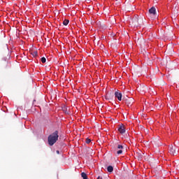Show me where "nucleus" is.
Here are the masks:
<instances>
[{
	"label": "nucleus",
	"instance_id": "8",
	"mask_svg": "<svg viewBox=\"0 0 179 179\" xmlns=\"http://www.w3.org/2000/svg\"><path fill=\"white\" fill-rule=\"evenodd\" d=\"M149 13H150V16H155V15H156V8L152 7L149 10Z\"/></svg>",
	"mask_w": 179,
	"mask_h": 179
},
{
	"label": "nucleus",
	"instance_id": "11",
	"mask_svg": "<svg viewBox=\"0 0 179 179\" xmlns=\"http://www.w3.org/2000/svg\"><path fill=\"white\" fill-rule=\"evenodd\" d=\"M69 24V20H64L63 22V24L64 26H68V24Z\"/></svg>",
	"mask_w": 179,
	"mask_h": 179
},
{
	"label": "nucleus",
	"instance_id": "16",
	"mask_svg": "<svg viewBox=\"0 0 179 179\" xmlns=\"http://www.w3.org/2000/svg\"><path fill=\"white\" fill-rule=\"evenodd\" d=\"M56 153H57V155H59V150H57V151H56Z\"/></svg>",
	"mask_w": 179,
	"mask_h": 179
},
{
	"label": "nucleus",
	"instance_id": "13",
	"mask_svg": "<svg viewBox=\"0 0 179 179\" xmlns=\"http://www.w3.org/2000/svg\"><path fill=\"white\" fill-rule=\"evenodd\" d=\"M31 55H32L33 57H37V55H38L37 51H34V52H31Z\"/></svg>",
	"mask_w": 179,
	"mask_h": 179
},
{
	"label": "nucleus",
	"instance_id": "7",
	"mask_svg": "<svg viewBox=\"0 0 179 179\" xmlns=\"http://www.w3.org/2000/svg\"><path fill=\"white\" fill-rule=\"evenodd\" d=\"M118 131L120 134H125V127L124 124H120L118 127Z\"/></svg>",
	"mask_w": 179,
	"mask_h": 179
},
{
	"label": "nucleus",
	"instance_id": "14",
	"mask_svg": "<svg viewBox=\"0 0 179 179\" xmlns=\"http://www.w3.org/2000/svg\"><path fill=\"white\" fill-rule=\"evenodd\" d=\"M85 142L86 143H90L92 142V140H90V138H86Z\"/></svg>",
	"mask_w": 179,
	"mask_h": 179
},
{
	"label": "nucleus",
	"instance_id": "6",
	"mask_svg": "<svg viewBox=\"0 0 179 179\" xmlns=\"http://www.w3.org/2000/svg\"><path fill=\"white\" fill-rule=\"evenodd\" d=\"M115 97H116V99H117V100L119 101H121V100H122V94L121 92H115Z\"/></svg>",
	"mask_w": 179,
	"mask_h": 179
},
{
	"label": "nucleus",
	"instance_id": "9",
	"mask_svg": "<svg viewBox=\"0 0 179 179\" xmlns=\"http://www.w3.org/2000/svg\"><path fill=\"white\" fill-rule=\"evenodd\" d=\"M107 171H108V173H113V171H114V168L113 166H108L107 167Z\"/></svg>",
	"mask_w": 179,
	"mask_h": 179
},
{
	"label": "nucleus",
	"instance_id": "1",
	"mask_svg": "<svg viewBox=\"0 0 179 179\" xmlns=\"http://www.w3.org/2000/svg\"><path fill=\"white\" fill-rule=\"evenodd\" d=\"M58 138H59V136H58V131H55L52 134L49 135L48 137V142L50 146H53L57 143V141H58Z\"/></svg>",
	"mask_w": 179,
	"mask_h": 179
},
{
	"label": "nucleus",
	"instance_id": "5",
	"mask_svg": "<svg viewBox=\"0 0 179 179\" xmlns=\"http://www.w3.org/2000/svg\"><path fill=\"white\" fill-rule=\"evenodd\" d=\"M123 150H124V146H122L121 145H117V148H116L117 155H122Z\"/></svg>",
	"mask_w": 179,
	"mask_h": 179
},
{
	"label": "nucleus",
	"instance_id": "2",
	"mask_svg": "<svg viewBox=\"0 0 179 179\" xmlns=\"http://www.w3.org/2000/svg\"><path fill=\"white\" fill-rule=\"evenodd\" d=\"M131 26H134V27H138L143 24V19L136 15L131 19Z\"/></svg>",
	"mask_w": 179,
	"mask_h": 179
},
{
	"label": "nucleus",
	"instance_id": "4",
	"mask_svg": "<svg viewBox=\"0 0 179 179\" xmlns=\"http://www.w3.org/2000/svg\"><path fill=\"white\" fill-rule=\"evenodd\" d=\"M169 152L170 155H172V156H174V155H177V153H178V150H176V148L173 147V145L169 146Z\"/></svg>",
	"mask_w": 179,
	"mask_h": 179
},
{
	"label": "nucleus",
	"instance_id": "12",
	"mask_svg": "<svg viewBox=\"0 0 179 179\" xmlns=\"http://www.w3.org/2000/svg\"><path fill=\"white\" fill-rule=\"evenodd\" d=\"M41 61L42 64H45L47 59H45V57H42L41 59Z\"/></svg>",
	"mask_w": 179,
	"mask_h": 179
},
{
	"label": "nucleus",
	"instance_id": "10",
	"mask_svg": "<svg viewBox=\"0 0 179 179\" xmlns=\"http://www.w3.org/2000/svg\"><path fill=\"white\" fill-rule=\"evenodd\" d=\"M81 177L83 178V179H87V175L86 174V173L85 172H83L81 173Z\"/></svg>",
	"mask_w": 179,
	"mask_h": 179
},
{
	"label": "nucleus",
	"instance_id": "3",
	"mask_svg": "<svg viewBox=\"0 0 179 179\" xmlns=\"http://www.w3.org/2000/svg\"><path fill=\"white\" fill-rule=\"evenodd\" d=\"M123 101H124L126 103V104H127L128 107H129V106H132V104H134V99L131 98V97L123 98Z\"/></svg>",
	"mask_w": 179,
	"mask_h": 179
},
{
	"label": "nucleus",
	"instance_id": "15",
	"mask_svg": "<svg viewBox=\"0 0 179 179\" xmlns=\"http://www.w3.org/2000/svg\"><path fill=\"white\" fill-rule=\"evenodd\" d=\"M97 179H103V177H101V176H98V177H97Z\"/></svg>",
	"mask_w": 179,
	"mask_h": 179
}]
</instances>
